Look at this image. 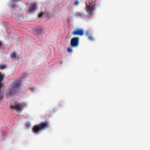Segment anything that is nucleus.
I'll use <instances>...</instances> for the list:
<instances>
[{"label": "nucleus", "instance_id": "nucleus-1", "mask_svg": "<svg viewBox=\"0 0 150 150\" xmlns=\"http://www.w3.org/2000/svg\"><path fill=\"white\" fill-rule=\"evenodd\" d=\"M21 83V81L18 79L11 84L9 88L10 94L13 95L16 93L20 87Z\"/></svg>", "mask_w": 150, "mask_h": 150}, {"label": "nucleus", "instance_id": "nucleus-2", "mask_svg": "<svg viewBox=\"0 0 150 150\" xmlns=\"http://www.w3.org/2000/svg\"><path fill=\"white\" fill-rule=\"evenodd\" d=\"M48 123L46 122H42L40 124L34 126L32 128V131L34 133H37L39 131L43 130L48 127Z\"/></svg>", "mask_w": 150, "mask_h": 150}, {"label": "nucleus", "instance_id": "nucleus-3", "mask_svg": "<svg viewBox=\"0 0 150 150\" xmlns=\"http://www.w3.org/2000/svg\"><path fill=\"white\" fill-rule=\"evenodd\" d=\"M11 109H14L18 112L21 111L23 109L24 106L21 103L15 102L14 105H10Z\"/></svg>", "mask_w": 150, "mask_h": 150}, {"label": "nucleus", "instance_id": "nucleus-4", "mask_svg": "<svg viewBox=\"0 0 150 150\" xmlns=\"http://www.w3.org/2000/svg\"><path fill=\"white\" fill-rule=\"evenodd\" d=\"M79 38L78 37H74L72 38L70 44L72 47H76L78 46L79 43Z\"/></svg>", "mask_w": 150, "mask_h": 150}, {"label": "nucleus", "instance_id": "nucleus-5", "mask_svg": "<svg viewBox=\"0 0 150 150\" xmlns=\"http://www.w3.org/2000/svg\"><path fill=\"white\" fill-rule=\"evenodd\" d=\"M38 7V5L35 3H31L27 11V12L29 13H32L35 11Z\"/></svg>", "mask_w": 150, "mask_h": 150}, {"label": "nucleus", "instance_id": "nucleus-6", "mask_svg": "<svg viewBox=\"0 0 150 150\" xmlns=\"http://www.w3.org/2000/svg\"><path fill=\"white\" fill-rule=\"evenodd\" d=\"M72 33L74 35L82 36L83 35L84 30L82 29L78 28L75 29Z\"/></svg>", "mask_w": 150, "mask_h": 150}, {"label": "nucleus", "instance_id": "nucleus-7", "mask_svg": "<svg viewBox=\"0 0 150 150\" xmlns=\"http://www.w3.org/2000/svg\"><path fill=\"white\" fill-rule=\"evenodd\" d=\"M86 4V11L87 12V13L89 14H91L93 11V7L91 6H89L88 5Z\"/></svg>", "mask_w": 150, "mask_h": 150}, {"label": "nucleus", "instance_id": "nucleus-8", "mask_svg": "<svg viewBox=\"0 0 150 150\" xmlns=\"http://www.w3.org/2000/svg\"><path fill=\"white\" fill-rule=\"evenodd\" d=\"M10 57L12 59L15 58L19 59V55L17 53L13 52L10 54Z\"/></svg>", "mask_w": 150, "mask_h": 150}, {"label": "nucleus", "instance_id": "nucleus-9", "mask_svg": "<svg viewBox=\"0 0 150 150\" xmlns=\"http://www.w3.org/2000/svg\"><path fill=\"white\" fill-rule=\"evenodd\" d=\"M43 30L42 28L40 27H39L35 29V31L37 34L39 35L42 33Z\"/></svg>", "mask_w": 150, "mask_h": 150}, {"label": "nucleus", "instance_id": "nucleus-10", "mask_svg": "<svg viewBox=\"0 0 150 150\" xmlns=\"http://www.w3.org/2000/svg\"><path fill=\"white\" fill-rule=\"evenodd\" d=\"M84 14L81 13H77L76 16L78 17H81L83 16Z\"/></svg>", "mask_w": 150, "mask_h": 150}, {"label": "nucleus", "instance_id": "nucleus-11", "mask_svg": "<svg viewBox=\"0 0 150 150\" xmlns=\"http://www.w3.org/2000/svg\"><path fill=\"white\" fill-rule=\"evenodd\" d=\"M67 51L68 52L72 53L73 51L71 47H69L67 48Z\"/></svg>", "mask_w": 150, "mask_h": 150}, {"label": "nucleus", "instance_id": "nucleus-12", "mask_svg": "<svg viewBox=\"0 0 150 150\" xmlns=\"http://www.w3.org/2000/svg\"><path fill=\"white\" fill-rule=\"evenodd\" d=\"M6 67V65H0V69H3Z\"/></svg>", "mask_w": 150, "mask_h": 150}, {"label": "nucleus", "instance_id": "nucleus-13", "mask_svg": "<svg viewBox=\"0 0 150 150\" xmlns=\"http://www.w3.org/2000/svg\"><path fill=\"white\" fill-rule=\"evenodd\" d=\"M11 2L12 3H14L18 2L19 1H21V0H11Z\"/></svg>", "mask_w": 150, "mask_h": 150}, {"label": "nucleus", "instance_id": "nucleus-14", "mask_svg": "<svg viewBox=\"0 0 150 150\" xmlns=\"http://www.w3.org/2000/svg\"><path fill=\"white\" fill-rule=\"evenodd\" d=\"M44 14V12H41L40 13L39 15L38 16L40 18H42V16Z\"/></svg>", "mask_w": 150, "mask_h": 150}, {"label": "nucleus", "instance_id": "nucleus-15", "mask_svg": "<svg viewBox=\"0 0 150 150\" xmlns=\"http://www.w3.org/2000/svg\"><path fill=\"white\" fill-rule=\"evenodd\" d=\"M88 38L89 39L91 40H92V41L93 40V38L91 36H89L88 37Z\"/></svg>", "mask_w": 150, "mask_h": 150}, {"label": "nucleus", "instance_id": "nucleus-16", "mask_svg": "<svg viewBox=\"0 0 150 150\" xmlns=\"http://www.w3.org/2000/svg\"><path fill=\"white\" fill-rule=\"evenodd\" d=\"M79 3V2L78 1L76 0L75 1L74 4L76 6V5L78 4Z\"/></svg>", "mask_w": 150, "mask_h": 150}, {"label": "nucleus", "instance_id": "nucleus-17", "mask_svg": "<svg viewBox=\"0 0 150 150\" xmlns=\"http://www.w3.org/2000/svg\"><path fill=\"white\" fill-rule=\"evenodd\" d=\"M88 31H86V35H88Z\"/></svg>", "mask_w": 150, "mask_h": 150}, {"label": "nucleus", "instance_id": "nucleus-18", "mask_svg": "<svg viewBox=\"0 0 150 150\" xmlns=\"http://www.w3.org/2000/svg\"><path fill=\"white\" fill-rule=\"evenodd\" d=\"M30 126V125L28 123V124H27V127H29Z\"/></svg>", "mask_w": 150, "mask_h": 150}, {"label": "nucleus", "instance_id": "nucleus-19", "mask_svg": "<svg viewBox=\"0 0 150 150\" xmlns=\"http://www.w3.org/2000/svg\"><path fill=\"white\" fill-rule=\"evenodd\" d=\"M2 45V42H1L0 41V47L1 45Z\"/></svg>", "mask_w": 150, "mask_h": 150}, {"label": "nucleus", "instance_id": "nucleus-20", "mask_svg": "<svg viewBox=\"0 0 150 150\" xmlns=\"http://www.w3.org/2000/svg\"><path fill=\"white\" fill-rule=\"evenodd\" d=\"M89 4H90V2H89Z\"/></svg>", "mask_w": 150, "mask_h": 150}]
</instances>
